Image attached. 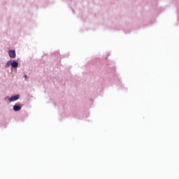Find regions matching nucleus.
<instances>
[{"instance_id": "nucleus-2", "label": "nucleus", "mask_w": 179, "mask_h": 179, "mask_svg": "<svg viewBox=\"0 0 179 179\" xmlns=\"http://www.w3.org/2000/svg\"><path fill=\"white\" fill-rule=\"evenodd\" d=\"M16 100H19V95H15L12 96L11 97L9 98V101H16Z\"/></svg>"}, {"instance_id": "nucleus-6", "label": "nucleus", "mask_w": 179, "mask_h": 179, "mask_svg": "<svg viewBox=\"0 0 179 179\" xmlns=\"http://www.w3.org/2000/svg\"><path fill=\"white\" fill-rule=\"evenodd\" d=\"M25 79H27V75H24Z\"/></svg>"}, {"instance_id": "nucleus-3", "label": "nucleus", "mask_w": 179, "mask_h": 179, "mask_svg": "<svg viewBox=\"0 0 179 179\" xmlns=\"http://www.w3.org/2000/svg\"><path fill=\"white\" fill-rule=\"evenodd\" d=\"M11 66L12 68H17V66H19V63H17L16 61H13L11 62Z\"/></svg>"}, {"instance_id": "nucleus-5", "label": "nucleus", "mask_w": 179, "mask_h": 179, "mask_svg": "<svg viewBox=\"0 0 179 179\" xmlns=\"http://www.w3.org/2000/svg\"><path fill=\"white\" fill-rule=\"evenodd\" d=\"M12 63H10V61L6 63V66H9L10 65H11Z\"/></svg>"}, {"instance_id": "nucleus-1", "label": "nucleus", "mask_w": 179, "mask_h": 179, "mask_svg": "<svg viewBox=\"0 0 179 179\" xmlns=\"http://www.w3.org/2000/svg\"><path fill=\"white\" fill-rule=\"evenodd\" d=\"M8 55L10 58H15L16 57V52L15 50H9Z\"/></svg>"}, {"instance_id": "nucleus-4", "label": "nucleus", "mask_w": 179, "mask_h": 179, "mask_svg": "<svg viewBox=\"0 0 179 179\" xmlns=\"http://www.w3.org/2000/svg\"><path fill=\"white\" fill-rule=\"evenodd\" d=\"M22 109V107L17 106V105H15L13 106V110L14 111H20V110Z\"/></svg>"}]
</instances>
